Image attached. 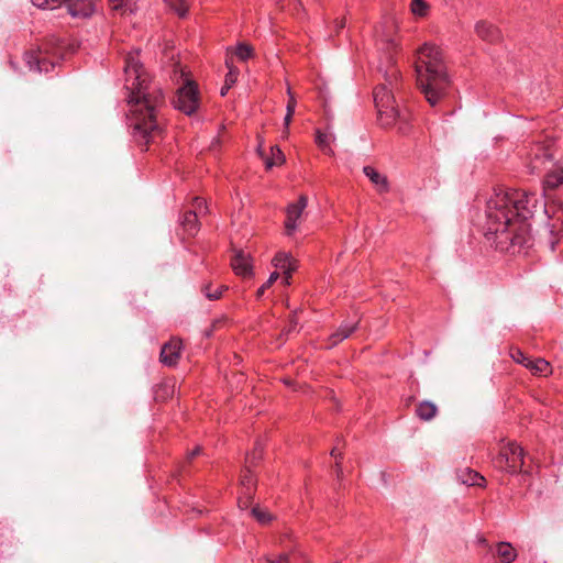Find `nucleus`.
I'll return each mask as SVG.
<instances>
[{"label": "nucleus", "mask_w": 563, "mask_h": 563, "mask_svg": "<svg viewBox=\"0 0 563 563\" xmlns=\"http://www.w3.org/2000/svg\"><path fill=\"white\" fill-rule=\"evenodd\" d=\"M271 152H272V156L265 158V164H266L267 168H272L274 165H279V164L284 163L285 156H284L283 152L277 146L272 147Z\"/></svg>", "instance_id": "obj_26"}, {"label": "nucleus", "mask_w": 563, "mask_h": 563, "mask_svg": "<svg viewBox=\"0 0 563 563\" xmlns=\"http://www.w3.org/2000/svg\"><path fill=\"white\" fill-rule=\"evenodd\" d=\"M563 184V169L560 167H554L545 175L543 180L544 189H555L560 185Z\"/></svg>", "instance_id": "obj_19"}, {"label": "nucleus", "mask_w": 563, "mask_h": 563, "mask_svg": "<svg viewBox=\"0 0 563 563\" xmlns=\"http://www.w3.org/2000/svg\"><path fill=\"white\" fill-rule=\"evenodd\" d=\"M273 265L284 271V283L289 285L291 274L297 268V262L286 253H278L273 260Z\"/></svg>", "instance_id": "obj_12"}, {"label": "nucleus", "mask_w": 563, "mask_h": 563, "mask_svg": "<svg viewBox=\"0 0 563 563\" xmlns=\"http://www.w3.org/2000/svg\"><path fill=\"white\" fill-rule=\"evenodd\" d=\"M363 173L369 178L372 184L379 192H386L389 189L387 177L380 174L372 166H365Z\"/></svg>", "instance_id": "obj_16"}, {"label": "nucleus", "mask_w": 563, "mask_h": 563, "mask_svg": "<svg viewBox=\"0 0 563 563\" xmlns=\"http://www.w3.org/2000/svg\"><path fill=\"white\" fill-rule=\"evenodd\" d=\"M253 47L246 43H241L236 46L233 53L240 60H246L253 56Z\"/></svg>", "instance_id": "obj_27"}, {"label": "nucleus", "mask_w": 563, "mask_h": 563, "mask_svg": "<svg viewBox=\"0 0 563 563\" xmlns=\"http://www.w3.org/2000/svg\"><path fill=\"white\" fill-rule=\"evenodd\" d=\"M386 44H387V46H388V47H389V46H390V47H396V46H397V44L394 42V40H387V41H386Z\"/></svg>", "instance_id": "obj_45"}, {"label": "nucleus", "mask_w": 563, "mask_h": 563, "mask_svg": "<svg viewBox=\"0 0 563 563\" xmlns=\"http://www.w3.org/2000/svg\"><path fill=\"white\" fill-rule=\"evenodd\" d=\"M344 26H345V21H344V19H342V20L338 21V23H336V27H338V30H341V29H343Z\"/></svg>", "instance_id": "obj_42"}, {"label": "nucleus", "mask_w": 563, "mask_h": 563, "mask_svg": "<svg viewBox=\"0 0 563 563\" xmlns=\"http://www.w3.org/2000/svg\"><path fill=\"white\" fill-rule=\"evenodd\" d=\"M511 357L519 364H522L525 367L530 369L533 374L544 375L547 376L551 373V365L543 358L532 360L522 353L520 350H515L511 353Z\"/></svg>", "instance_id": "obj_9"}, {"label": "nucleus", "mask_w": 563, "mask_h": 563, "mask_svg": "<svg viewBox=\"0 0 563 563\" xmlns=\"http://www.w3.org/2000/svg\"><path fill=\"white\" fill-rule=\"evenodd\" d=\"M532 198L522 190H495L486 205L484 234L496 249L515 254L533 245L528 223Z\"/></svg>", "instance_id": "obj_1"}, {"label": "nucleus", "mask_w": 563, "mask_h": 563, "mask_svg": "<svg viewBox=\"0 0 563 563\" xmlns=\"http://www.w3.org/2000/svg\"><path fill=\"white\" fill-rule=\"evenodd\" d=\"M174 393V384L164 382L159 384L155 389V399L163 401L172 396Z\"/></svg>", "instance_id": "obj_25"}, {"label": "nucleus", "mask_w": 563, "mask_h": 563, "mask_svg": "<svg viewBox=\"0 0 563 563\" xmlns=\"http://www.w3.org/2000/svg\"><path fill=\"white\" fill-rule=\"evenodd\" d=\"M292 114L294 113H289L287 112L286 115H285V119H284V125H285V136L288 135V128H289V124L291 122V119H292Z\"/></svg>", "instance_id": "obj_38"}, {"label": "nucleus", "mask_w": 563, "mask_h": 563, "mask_svg": "<svg viewBox=\"0 0 563 563\" xmlns=\"http://www.w3.org/2000/svg\"><path fill=\"white\" fill-rule=\"evenodd\" d=\"M297 324V320H296V317L294 316L291 319H290V325H289V329H288V332H290Z\"/></svg>", "instance_id": "obj_41"}, {"label": "nucleus", "mask_w": 563, "mask_h": 563, "mask_svg": "<svg viewBox=\"0 0 563 563\" xmlns=\"http://www.w3.org/2000/svg\"><path fill=\"white\" fill-rule=\"evenodd\" d=\"M24 59L29 65L30 69H36L37 71H48V66L53 67L52 63H48L41 49L29 51L24 55Z\"/></svg>", "instance_id": "obj_14"}, {"label": "nucleus", "mask_w": 563, "mask_h": 563, "mask_svg": "<svg viewBox=\"0 0 563 563\" xmlns=\"http://www.w3.org/2000/svg\"><path fill=\"white\" fill-rule=\"evenodd\" d=\"M460 479L463 484L467 486H478L484 487L485 486V478L477 472L465 468L460 474Z\"/></svg>", "instance_id": "obj_18"}, {"label": "nucleus", "mask_w": 563, "mask_h": 563, "mask_svg": "<svg viewBox=\"0 0 563 563\" xmlns=\"http://www.w3.org/2000/svg\"><path fill=\"white\" fill-rule=\"evenodd\" d=\"M211 284H207L202 287V292L206 295V297L210 300H216V299H219L220 296H221V291L224 290V289H228L227 286H220L219 288H217L216 290L211 289Z\"/></svg>", "instance_id": "obj_30"}, {"label": "nucleus", "mask_w": 563, "mask_h": 563, "mask_svg": "<svg viewBox=\"0 0 563 563\" xmlns=\"http://www.w3.org/2000/svg\"><path fill=\"white\" fill-rule=\"evenodd\" d=\"M124 73L131 91L129 103L135 137L142 146L147 148L161 136L162 130L157 115L165 99L161 88L150 80L136 54L126 55Z\"/></svg>", "instance_id": "obj_2"}, {"label": "nucleus", "mask_w": 563, "mask_h": 563, "mask_svg": "<svg viewBox=\"0 0 563 563\" xmlns=\"http://www.w3.org/2000/svg\"><path fill=\"white\" fill-rule=\"evenodd\" d=\"M316 143L327 154L331 155L333 152L329 146L328 135L320 130L316 131Z\"/></svg>", "instance_id": "obj_29"}, {"label": "nucleus", "mask_w": 563, "mask_h": 563, "mask_svg": "<svg viewBox=\"0 0 563 563\" xmlns=\"http://www.w3.org/2000/svg\"><path fill=\"white\" fill-rule=\"evenodd\" d=\"M194 210L198 212V217H202L207 213L208 208L205 203V200L202 198L196 197L192 202Z\"/></svg>", "instance_id": "obj_34"}, {"label": "nucleus", "mask_w": 563, "mask_h": 563, "mask_svg": "<svg viewBox=\"0 0 563 563\" xmlns=\"http://www.w3.org/2000/svg\"><path fill=\"white\" fill-rule=\"evenodd\" d=\"M308 198L301 195L297 202L290 203L286 209L285 230L287 235H292L297 228V220L301 217L307 207Z\"/></svg>", "instance_id": "obj_10"}, {"label": "nucleus", "mask_w": 563, "mask_h": 563, "mask_svg": "<svg viewBox=\"0 0 563 563\" xmlns=\"http://www.w3.org/2000/svg\"><path fill=\"white\" fill-rule=\"evenodd\" d=\"M225 65L229 68V73L225 76L224 86L221 88V95L224 96L228 90L235 84L239 75V70L233 67L232 59L230 57L227 58Z\"/></svg>", "instance_id": "obj_23"}, {"label": "nucleus", "mask_w": 563, "mask_h": 563, "mask_svg": "<svg viewBox=\"0 0 563 563\" xmlns=\"http://www.w3.org/2000/svg\"><path fill=\"white\" fill-rule=\"evenodd\" d=\"M252 515L261 523H267L272 519L271 514L268 511H266L265 509L260 508L258 506H256L252 509Z\"/></svg>", "instance_id": "obj_32"}, {"label": "nucleus", "mask_w": 563, "mask_h": 563, "mask_svg": "<svg viewBox=\"0 0 563 563\" xmlns=\"http://www.w3.org/2000/svg\"><path fill=\"white\" fill-rule=\"evenodd\" d=\"M523 449L516 442L509 441L500 448L496 463L500 468L511 473H516L518 471L523 472ZM527 472L528 471L525 470V473Z\"/></svg>", "instance_id": "obj_6"}, {"label": "nucleus", "mask_w": 563, "mask_h": 563, "mask_svg": "<svg viewBox=\"0 0 563 563\" xmlns=\"http://www.w3.org/2000/svg\"><path fill=\"white\" fill-rule=\"evenodd\" d=\"M175 108L187 115H191L199 107V96L197 85L187 80L177 91L174 99Z\"/></svg>", "instance_id": "obj_7"}, {"label": "nucleus", "mask_w": 563, "mask_h": 563, "mask_svg": "<svg viewBox=\"0 0 563 563\" xmlns=\"http://www.w3.org/2000/svg\"><path fill=\"white\" fill-rule=\"evenodd\" d=\"M335 472H336L338 477H340L342 475V468L339 465V463L335 464Z\"/></svg>", "instance_id": "obj_43"}, {"label": "nucleus", "mask_w": 563, "mask_h": 563, "mask_svg": "<svg viewBox=\"0 0 563 563\" xmlns=\"http://www.w3.org/2000/svg\"><path fill=\"white\" fill-rule=\"evenodd\" d=\"M295 107H296V101H295L294 97H290L288 104H287V112L294 113Z\"/></svg>", "instance_id": "obj_39"}, {"label": "nucleus", "mask_w": 563, "mask_h": 563, "mask_svg": "<svg viewBox=\"0 0 563 563\" xmlns=\"http://www.w3.org/2000/svg\"><path fill=\"white\" fill-rule=\"evenodd\" d=\"M260 563H276V559L266 558L265 560L261 561Z\"/></svg>", "instance_id": "obj_44"}, {"label": "nucleus", "mask_w": 563, "mask_h": 563, "mask_svg": "<svg viewBox=\"0 0 563 563\" xmlns=\"http://www.w3.org/2000/svg\"><path fill=\"white\" fill-rule=\"evenodd\" d=\"M497 556L503 563H511L517 554L515 549L507 542H500L497 545Z\"/></svg>", "instance_id": "obj_22"}, {"label": "nucleus", "mask_w": 563, "mask_h": 563, "mask_svg": "<svg viewBox=\"0 0 563 563\" xmlns=\"http://www.w3.org/2000/svg\"><path fill=\"white\" fill-rule=\"evenodd\" d=\"M531 158L529 161V168L532 174L540 173L542 170L548 169V165H550L553 161V153L549 146L537 145L531 154Z\"/></svg>", "instance_id": "obj_8"}, {"label": "nucleus", "mask_w": 563, "mask_h": 563, "mask_svg": "<svg viewBox=\"0 0 563 563\" xmlns=\"http://www.w3.org/2000/svg\"><path fill=\"white\" fill-rule=\"evenodd\" d=\"M198 218L199 217L197 211L185 212L181 220V227L188 236H194L197 234L199 230Z\"/></svg>", "instance_id": "obj_17"}, {"label": "nucleus", "mask_w": 563, "mask_h": 563, "mask_svg": "<svg viewBox=\"0 0 563 563\" xmlns=\"http://www.w3.org/2000/svg\"><path fill=\"white\" fill-rule=\"evenodd\" d=\"M32 2L43 9L65 7L74 18H88L96 11V0H32Z\"/></svg>", "instance_id": "obj_5"}, {"label": "nucleus", "mask_w": 563, "mask_h": 563, "mask_svg": "<svg viewBox=\"0 0 563 563\" xmlns=\"http://www.w3.org/2000/svg\"><path fill=\"white\" fill-rule=\"evenodd\" d=\"M385 82L377 86L374 90V102L377 109L378 120L383 126H390L397 120H406L405 114L396 106L393 95V88L400 77V73L395 68L385 70Z\"/></svg>", "instance_id": "obj_4"}, {"label": "nucleus", "mask_w": 563, "mask_h": 563, "mask_svg": "<svg viewBox=\"0 0 563 563\" xmlns=\"http://www.w3.org/2000/svg\"><path fill=\"white\" fill-rule=\"evenodd\" d=\"M358 327V322L351 323V324H343L339 328V330L333 333L330 338L332 341V345L338 344L342 340L349 338Z\"/></svg>", "instance_id": "obj_21"}, {"label": "nucleus", "mask_w": 563, "mask_h": 563, "mask_svg": "<svg viewBox=\"0 0 563 563\" xmlns=\"http://www.w3.org/2000/svg\"><path fill=\"white\" fill-rule=\"evenodd\" d=\"M411 11L415 15L426 16L429 11V4L423 0H412Z\"/></svg>", "instance_id": "obj_28"}, {"label": "nucleus", "mask_w": 563, "mask_h": 563, "mask_svg": "<svg viewBox=\"0 0 563 563\" xmlns=\"http://www.w3.org/2000/svg\"><path fill=\"white\" fill-rule=\"evenodd\" d=\"M262 444L256 443L253 452L246 456V465L254 466L262 459Z\"/></svg>", "instance_id": "obj_31"}, {"label": "nucleus", "mask_w": 563, "mask_h": 563, "mask_svg": "<svg viewBox=\"0 0 563 563\" xmlns=\"http://www.w3.org/2000/svg\"><path fill=\"white\" fill-rule=\"evenodd\" d=\"M415 73L417 86L431 106H435L450 85L445 57L433 43H424L416 51Z\"/></svg>", "instance_id": "obj_3"}, {"label": "nucleus", "mask_w": 563, "mask_h": 563, "mask_svg": "<svg viewBox=\"0 0 563 563\" xmlns=\"http://www.w3.org/2000/svg\"><path fill=\"white\" fill-rule=\"evenodd\" d=\"M278 277L279 274L277 272L272 273L268 280L257 290L256 297L261 298L264 295L265 290L269 288L278 279Z\"/></svg>", "instance_id": "obj_35"}, {"label": "nucleus", "mask_w": 563, "mask_h": 563, "mask_svg": "<svg viewBox=\"0 0 563 563\" xmlns=\"http://www.w3.org/2000/svg\"><path fill=\"white\" fill-rule=\"evenodd\" d=\"M417 416L424 421H429L435 417L438 408L433 402L422 401L416 409Z\"/></svg>", "instance_id": "obj_20"}, {"label": "nucleus", "mask_w": 563, "mask_h": 563, "mask_svg": "<svg viewBox=\"0 0 563 563\" xmlns=\"http://www.w3.org/2000/svg\"><path fill=\"white\" fill-rule=\"evenodd\" d=\"M561 211L563 212V206H561Z\"/></svg>", "instance_id": "obj_47"}, {"label": "nucleus", "mask_w": 563, "mask_h": 563, "mask_svg": "<svg viewBox=\"0 0 563 563\" xmlns=\"http://www.w3.org/2000/svg\"><path fill=\"white\" fill-rule=\"evenodd\" d=\"M331 455L336 457L340 455V453L338 452L336 448H333L332 451H331Z\"/></svg>", "instance_id": "obj_46"}, {"label": "nucleus", "mask_w": 563, "mask_h": 563, "mask_svg": "<svg viewBox=\"0 0 563 563\" xmlns=\"http://www.w3.org/2000/svg\"><path fill=\"white\" fill-rule=\"evenodd\" d=\"M166 5L178 16L184 18L188 11L187 0H164Z\"/></svg>", "instance_id": "obj_24"}, {"label": "nucleus", "mask_w": 563, "mask_h": 563, "mask_svg": "<svg viewBox=\"0 0 563 563\" xmlns=\"http://www.w3.org/2000/svg\"><path fill=\"white\" fill-rule=\"evenodd\" d=\"M231 266L236 275L244 277L252 275V264L250 255L242 250L235 253L231 261Z\"/></svg>", "instance_id": "obj_13"}, {"label": "nucleus", "mask_w": 563, "mask_h": 563, "mask_svg": "<svg viewBox=\"0 0 563 563\" xmlns=\"http://www.w3.org/2000/svg\"><path fill=\"white\" fill-rule=\"evenodd\" d=\"M475 32L478 37L488 43H497L501 37L500 31L486 21H478L475 25Z\"/></svg>", "instance_id": "obj_15"}, {"label": "nucleus", "mask_w": 563, "mask_h": 563, "mask_svg": "<svg viewBox=\"0 0 563 563\" xmlns=\"http://www.w3.org/2000/svg\"><path fill=\"white\" fill-rule=\"evenodd\" d=\"M202 449L201 446H196L191 453L188 455V460L190 461L192 457L199 455L201 453Z\"/></svg>", "instance_id": "obj_40"}, {"label": "nucleus", "mask_w": 563, "mask_h": 563, "mask_svg": "<svg viewBox=\"0 0 563 563\" xmlns=\"http://www.w3.org/2000/svg\"><path fill=\"white\" fill-rule=\"evenodd\" d=\"M251 467L250 465H246L245 467V471L241 477V484L246 487L247 489L250 488V486H252L254 483H253V477H252V471H251Z\"/></svg>", "instance_id": "obj_36"}, {"label": "nucleus", "mask_w": 563, "mask_h": 563, "mask_svg": "<svg viewBox=\"0 0 563 563\" xmlns=\"http://www.w3.org/2000/svg\"><path fill=\"white\" fill-rule=\"evenodd\" d=\"M111 8L117 11L125 12L126 10H132V0H109Z\"/></svg>", "instance_id": "obj_33"}, {"label": "nucleus", "mask_w": 563, "mask_h": 563, "mask_svg": "<svg viewBox=\"0 0 563 563\" xmlns=\"http://www.w3.org/2000/svg\"><path fill=\"white\" fill-rule=\"evenodd\" d=\"M298 556V553L294 552L292 554L283 553L278 555L276 559V563H291V561H295Z\"/></svg>", "instance_id": "obj_37"}, {"label": "nucleus", "mask_w": 563, "mask_h": 563, "mask_svg": "<svg viewBox=\"0 0 563 563\" xmlns=\"http://www.w3.org/2000/svg\"><path fill=\"white\" fill-rule=\"evenodd\" d=\"M180 349L181 341L179 339H172L161 350V362L167 366L176 365L179 360Z\"/></svg>", "instance_id": "obj_11"}]
</instances>
